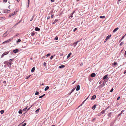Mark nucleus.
Segmentation results:
<instances>
[{
	"mask_svg": "<svg viewBox=\"0 0 126 126\" xmlns=\"http://www.w3.org/2000/svg\"><path fill=\"white\" fill-rule=\"evenodd\" d=\"M5 19V18L4 17H0V20H3Z\"/></svg>",
	"mask_w": 126,
	"mask_h": 126,
	"instance_id": "nucleus-23",
	"label": "nucleus"
},
{
	"mask_svg": "<svg viewBox=\"0 0 126 126\" xmlns=\"http://www.w3.org/2000/svg\"><path fill=\"white\" fill-rule=\"evenodd\" d=\"M7 65L9 67H11V66H10L8 64H7Z\"/></svg>",
	"mask_w": 126,
	"mask_h": 126,
	"instance_id": "nucleus-60",
	"label": "nucleus"
},
{
	"mask_svg": "<svg viewBox=\"0 0 126 126\" xmlns=\"http://www.w3.org/2000/svg\"><path fill=\"white\" fill-rule=\"evenodd\" d=\"M22 110H20L18 111V113L19 114H21L22 113Z\"/></svg>",
	"mask_w": 126,
	"mask_h": 126,
	"instance_id": "nucleus-25",
	"label": "nucleus"
},
{
	"mask_svg": "<svg viewBox=\"0 0 126 126\" xmlns=\"http://www.w3.org/2000/svg\"><path fill=\"white\" fill-rule=\"evenodd\" d=\"M65 67V65H62L60 66L59 67V68H62Z\"/></svg>",
	"mask_w": 126,
	"mask_h": 126,
	"instance_id": "nucleus-10",
	"label": "nucleus"
},
{
	"mask_svg": "<svg viewBox=\"0 0 126 126\" xmlns=\"http://www.w3.org/2000/svg\"><path fill=\"white\" fill-rule=\"evenodd\" d=\"M4 111L3 110H1L0 111V112L1 113V114H2L4 112Z\"/></svg>",
	"mask_w": 126,
	"mask_h": 126,
	"instance_id": "nucleus-28",
	"label": "nucleus"
},
{
	"mask_svg": "<svg viewBox=\"0 0 126 126\" xmlns=\"http://www.w3.org/2000/svg\"><path fill=\"white\" fill-rule=\"evenodd\" d=\"M106 81L105 80H104L103 82V84L104 85L106 83Z\"/></svg>",
	"mask_w": 126,
	"mask_h": 126,
	"instance_id": "nucleus-40",
	"label": "nucleus"
},
{
	"mask_svg": "<svg viewBox=\"0 0 126 126\" xmlns=\"http://www.w3.org/2000/svg\"><path fill=\"white\" fill-rule=\"evenodd\" d=\"M18 51V49H16L13 50V52L15 53H17Z\"/></svg>",
	"mask_w": 126,
	"mask_h": 126,
	"instance_id": "nucleus-4",
	"label": "nucleus"
},
{
	"mask_svg": "<svg viewBox=\"0 0 126 126\" xmlns=\"http://www.w3.org/2000/svg\"><path fill=\"white\" fill-rule=\"evenodd\" d=\"M53 56H51L50 58V59H52V58L53 57Z\"/></svg>",
	"mask_w": 126,
	"mask_h": 126,
	"instance_id": "nucleus-59",
	"label": "nucleus"
},
{
	"mask_svg": "<svg viewBox=\"0 0 126 126\" xmlns=\"http://www.w3.org/2000/svg\"><path fill=\"white\" fill-rule=\"evenodd\" d=\"M117 64V63L116 62H115L113 63V64L115 66Z\"/></svg>",
	"mask_w": 126,
	"mask_h": 126,
	"instance_id": "nucleus-38",
	"label": "nucleus"
},
{
	"mask_svg": "<svg viewBox=\"0 0 126 126\" xmlns=\"http://www.w3.org/2000/svg\"><path fill=\"white\" fill-rule=\"evenodd\" d=\"M119 29V28L118 27L116 28H115L113 31V32H115L118 29Z\"/></svg>",
	"mask_w": 126,
	"mask_h": 126,
	"instance_id": "nucleus-8",
	"label": "nucleus"
},
{
	"mask_svg": "<svg viewBox=\"0 0 126 126\" xmlns=\"http://www.w3.org/2000/svg\"><path fill=\"white\" fill-rule=\"evenodd\" d=\"M14 60V59H10L9 60V61L11 62H12V61Z\"/></svg>",
	"mask_w": 126,
	"mask_h": 126,
	"instance_id": "nucleus-33",
	"label": "nucleus"
},
{
	"mask_svg": "<svg viewBox=\"0 0 126 126\" xmlns=\"http://www.w3.org/2000/svg\"><path fill=\"white\" fill-rule=\"evenodd\" d=\"M35 34V33L33 32H32L31 33V36H34Z\"/></svg>",
	"mask_w": 126,
	"mask_h": 126,
	"instance_id": "nucleus-34",
	"label": "nucleus"
},
{
	"mask_svg": "<svg viewBox=\"0 0 126 126\" xmlns=\"http://www.w3.org/2000/svg\"><path fill=\"white\" fill-rule=\"evenodd\" d=\"M53 17V15H52L51 16V18H52Z\"/></svg>",
	"mask_w": 126,
	"mask_h": 126,
	"instance_id": "nucleus-56",
	"label": "nucleus"
},
{
	"mask_svg": "<svg viewBox=\"0 0 126 126\" xmlns=\"http://www.w3.org/2000/svg\"><path fill=\"white\" fill-rule=\"evenodd\" d=\"M15 14V13H12L9 16V17H11V16L14 15Z\"/></svg>",
	"mask_w": 126,
	"mask_h": 126,
	"instance_id": "nucleus-21",
	"label": "nucleus"
},
{
	"mask_svg": "<svg viewBox=\"0 0 126 126\" xmlns=\"http://www.w3.org/2000/svg\"><path fill=\"white\" fill-rule=\"evenodd\" d=\"M18 24V23H16L15 25L14 26H16Z\"/></svg>",
	"mask_w": 126,
	"mask_h": 126,
	"instance_id": "nucleus-62",
	"label": "nucleus"
},
{
	"mask_svg": "<svg viewBox=\"0 0 126 126\" xmlns=\"http://www.w3.org/2000/svg\"><path fill=\"white\" fill-rule=\"evenodd\" d=\"M126 73V70L124 72V74H125Z\"/></svg>",
	"mask_w": 126,
	"mask_h": 126,
	"instance_id": "nucleus-64",
	"label": "nucleus"
},
{
	"mask_svg": "<svg viewBox=\"0 0 126 126\" xmlns=\"http://www.w3.org/2000/svg\"><path fill=\"white\" fill-rule=\"evenodd\" d=\"M108 76V75H105L103 78V79H106V78H107Z\"/></svg>",
	"mask_w": 126,
	"mask_h": 126,
	"instance_id": "nucleus-9",
	"label": "nucleus"
},
{
	"mask_svg": "<svg viewBox=\"0 0 126 126\" xmlns=\"http://www.w3.org/2000/svg\"><path fill=\"white\" fill-rule=\"evenodd\" d=\"M28 6L29 5V2H30V0H28Z\"/></svg>",
	"mask_w": 126,
	"mask_h": 126,
	"instance_id": "nucleus-57",
	"label": "nucleus"
},
{
	"mask_svg": "<svg viewBox=\"0 0 126 126\" xmlns=\"http://www.w3.org/2000/svg\"><path fill=\"white\" fill-rule=\"evenodd\" d=\"M34 15H33V16H32V18H31V19L30 20V21H32V19H33V18H34Z\"/></svg>",
	"mask_w": 126,
	"mask_h": 126,
	"instance_id": "nucleus-30",
	"label": "nucleus"
},
{
	"mask_svg": "<svg viewBox=\"0 0 126 126\" xmlns=\"http://www.w3.org/2000/svg\"><path fill=\"white\" fill-rule=\"evenodd\" d=\"M9 51L5 52L3 54V55L4 56H5L8 54L9 53Z\"/></svg>",
	"mask_w": 126,
	"mask_h": 126,
	"instance_id": "nucleus-15",
	"label": "nucleus"
},
{
	"mask_svg": "<svg viewBox=\"0 0 126 126\" xmlns=\"http://www.w3.org/2000/svg\"><path fill=\"white\" fill-rule=\"evenodd\" d=\"M21 41V40L20 39H18L16 41L17 43H18L20 42Z\"/></svg>",
	"mask_w": 126,
	"mask_h": 126,
	"instance_id": "nucleus-35",
	"label": "nucleus"
},
{
	"mask_svg": "<svg viewBox=\"0 0 126 126\" xmlns=\"http://www.w3.org/2000/svg\"><path fill=\"white\" fill-rule=\"evenodd\" d=\"M7 41H5L4 42H3V43H8V42H7Z\"/></svg>",
	"mask_w": 126,
	"mask_h": 126,
	"instance_id": "nucleus-55",
	"label": "nucleus"
},
{
	"mask_svg": "<svg viewBox=\"0 0 126 126\" xmlns=\"http://www.w3.org/2000/svg\"><path fill=\"white\" fill-rule=\"evenodd\" d=\"M10 10H6L4 11V13H7L10 12Z\"/></svg>",
	"mask_w": 126,
	"mask_h": 126,
	"instance_id": "nucleus-2",
	"label": "nucleus"
},
{
	"mask_svg": "<svg viewBox=\"0 0 126 126\" xmlns=\"http://www.w3.org/2000/svg\"><path fill=\"white\" fill-rule=\"evenodd\" d=\"M24 122V121L21 123L18 126H20V125H21V124H22Z\"/></svg>",
	"mask_w": 126,
	"mask_h": 126,
	"instance_id": "nucleus-50",
	"label": "nucleus"
},
{
	"mask_svg": "<svg viewBox=\"0 0 126 126\" xmlns=\"http://www.w3.org/2000/svg\"><path fill=\"white\" fill-rule=\"evenodd\" d=\"M35 70V68L34 67H33L32 68V69L31 71V72H32V73Z\"/></svg>",
	"mask_w": 126,
	"mask_h": 126,
	"instance_id": "nucleus-13",
	"label": "nucleus"
},
{
	"mask_svg": "<svg viewBox=\"0 0 126 126\" xmlns=\"http://www.w3.org/2000/svg\"><path fill=\"white\" fill-rule=\"evenodd\" d=\"M105 110H102L101 112V113H102V114H104L105 113Z\"/></svg>",
	"mask_w": 126,
	"mask_h": 126,
	"instance_id": "nucleus-26",
	"label": "nucleus"
},
{
	"mask_svg": "<svg viewBox=\"0 0 126 126\" xmlns=\"http://www.w3.org/2000/svg\"><path fill=\"white\" fill-rule=\"evenodd\" d=\"M120 98V96L118 97L117 98V100H118Z\"/></svg>",
	"mask_w": 126,
	"mask_h": 126,
	"instance_id": "nucleus-53",
	"label": "nucleus"
},
{
	"mask_svg": "<svg viewBox=\"0 0 126 126\" xmlns=\"http://www.w3.org/2000/svg\"><path fill=\"white\" fill-rule=\"evenodd\" d=\"M108 40V39H107L106 38V39H105V40H104V42L105 43Z\"/></svg>",
	"mask_w": 126,
	"mask_h": 126,
	"instance_id": "nucleus-42",
	"label": "nucleus"
},
{
	"mask_svg": "<svg viewBox=\"0 0 126 126\" xmlns=\"http://www.w3.org/2000/svg\"><path fill=\"white\" fill-rule=\"evenodd\" d=\"M45 95V94H44L40 96L39 97V98H42V97H44Z\"/></svg>",
	"mask_w": 126,
	"mask_h": 126,
	"instance_id": "nucleus-29",
	"label": "nucleus"
},
{
	"mask_svg": "<svg viewBox=\"0 0 126 126\" xmlns=\"http://www.w3.org/2000/svg\"><path fill=\"white\" fill-rule=\"evenodd\" d=\"M74 89H72V90H71V92L69 94V95L70 94H71V93H72L74 90Z\"/></svg>",
	"mask_w": 126,
	"mask_h": 126,
	"instance_id": "nucleus-41",
	"label": "nucleus"
},
{
	"mask_svg": "<svg viewBox=\"0 0 126 126\" xmlns=\"http://www.w3.org/2000/svg\"><path fill=\"white\" fill-rule=\"evenodd\" d=\"M27 107H26L24 109H23V111H25L27 110Z\"/></svg>",
	"mask_w": 126,
	"mask_h": 126,
	"instance_id": "nucleus-37",
	"label": "nucleus"
},
{
	"mask_svg": "<svg viewBox=\"0 0 126 126\" xmlns=\"http://www.w3.org/2000/svg\"><path fill=\"white\" fill-rule=\"evenodd\" d=\"M31 76V75H30L28 76L26 78V79H28Z\"/></svg>",
	"mask_w": 126,
	"mask_h": 126,
	"instance_id": "nucleus-47",
	"label": "nucleus"
},
{
	"mask_svg": "<svg viewBox=\"0 0 126 126\" xmlns=\"http://www.w3.org/2000/svg\"><path fill=\"white\" fill-rule=\"evenodd\" d=\"M124 111H125V110H122L121 111V113H120L118 115V116H120V115H121L122 114V113Z\"/></svg>",
	"mask_w": 126,
	"mask_h": 126,
	"instance_id": "nucleus-19",
	"label": "nucleus"
},
{
	"mask_svg": "<svg viewBox=\"0 0 126 126\" xmlns=\"http://www.w3.org/2000/svg\"><path fill=\"white\" fill-rule=\"evenodd\" d=\"M113 88H112V89L110 90V92H113Z\"/></svg>",
	"mask_w": 126,
	"mask_h": 126,
	"instance_id": "nucleus-45",
	"label": "nucleus"
},
{
	"mask_svg": "<svg viewBox=\"0 0 126 126\" xmlns=\"http://www.w3.org/2000/svg\"><path fill=\"white\" fill-rule=\"evenodd\" d=\"M96 105L95 104L92 107V109L93 110H94L95 109Z\"/></svg>",
	"mask_w": 126,
	"mask_h": 126,
	"instance_id": "nucleus-12",
	"label": "nucleus"
},
{
	"mask_svg": "<svg viewBox=\"0 0 126 126\" xmlns=\"http://www.w3.org/2000/svg\"><path fill=\"white\" fill-rule=\"evenodd\" d=\"M8 63H9V62H8V61H5L4 62V64H8Z\"/></svg>",
	"mask_w": 126,
	"mask_h": 126,
	"instance_id": "nucleus-22",
	"label": "nucleus"
},
{
	"mask_svg": "<svg viewBox=\"0 0 126 126\" xmlns=\"http://www.w3.org/2000/svg\"><path fill=\"white\" fill-rule=\"evenodd\" d=\"M35 30L36 31H39L40 30V29L37 27H36L35 28Z\"/></svg>",
	"mask_w": 126,
	"mask_h": 126,
	"instance_id": "nucleus-7",
	"label": "nucleus"
},
{
	"mask_svg": "<svg viewBox=\"0 0 126 126\" xmlns=\"http://www.w3.org/2000/svg\"><path fill=\"white\" fill-rule=\"evenodd\" d=\"M9 34V32L7 31L3 35V37H5L7 35Z\"/></svg>",
	"mask_w": 126,
	"mask_h": 126,
	"instance_id": "nucleus-1",
	"label": "nucleus"
},
{
	"mask_svg": "<svg viewBox=\"0 0 126 126\" xmlns=\"http://www.w3.org/2000/svg\"><path fill=\"white\" fill-rule=\"evenodd\" d=\"M6 82V81H4L3 82V83H5Z\"/></svg>",
	"mask_w": 126,
	"mask_h": 126,
	"instance_id": "nucleus-63",
	"label": "nucleus"
},
{
	"mask_svg": "<svg viewBox=\"0 0 126 126\" xmlns=\"http://www.w3.org/2000/svg\"><path fill=\"white\" fill-rule=\"evenodd\" d=\"M79 42V41H78L76 42H75L74 43H73V45H75L74 46V47H75L76 45L78 44V43Z\"/></svg>",
	"mask_w": 126,
	"mask_h": 126,
	"instance_id": "nucleus-11",
	"label": "nucleus"
},
{
	"mask_svg": "<svg viewBox=\"0 0 126 126\" xmlns=\"http://www.w3.org/2000/svg\"><path fill=\"white\" fill-rule=\"evenodd\" d=\"M4 55H3V54H2V55L1 56V58H2L3 57V56H4Z\"/></svg>",
	"mask_w": 126,
	"mask_h": 126,
	"instance_id": "nucleus-61",
	"label": "nucleus"
},
{
	"mask_svg": "<svg viewBox=\"0 0 126 126\" xmlns=\"http://www.w3.org/2000/svg\"><path fill=\"white\" fill-rule=\"evenodd\" d=\"M111 36V34H110L106 38L108 39H109Z\"/></svg>",
	"mask_w": 126,
	"mask_h": 126,
	"instance_id": "nucleus-16",
	"label": "nucleus"
},
{
	"mask_svg": "<svg viewBox=\"0 0 126 126\" xmlns=\"http://www.w3.org/2000/svg\"><path fill=\"white\" fill-rule=\"evenodd\" d=\"M86 100H85H85L84 101H83V102H82V104L80 105V106H81V105H82V104H83V103H84V102H85Z\"/></svg>",
	"mask_w": 126,
	"mask_h": 126,
	"instance_id": "nucleus-49",
	"label": "nucleus"
},
{
	"mask_svg": "<svg viewBox=\"0 0 126 126\" xmlns=\"http://www.w3.org/2000/svg\"><path fill=\"white\" fill-rule=\"evenodd\" d=\"M95 118H94V119H93L92 120V122H94V121L95 120Z\"/></svg>",
	"mask_w": 126,
	"mask_h": 126,
	"instance_id": "nucleus-51",
	"label": "nucleus"
},
{
	"mask_svg": "<svg viewBox=\"0 0 126 126\" xmlns=\"http://www.w3.org/2000/svg\"><path fill=\"white\" fill-rule=\"evenodd\" d=\"M39 92H38L37 91L35 93V95H37L38 94H39Z\"/></svg>",
	"mask_w": 126,
	"mask_h": 126,
	"instance_id": "nucleus-31",
	"label": "nucleus"
},
{
	"mask_svg": "<svg viewBox=\"0 0 126 126\" xmlns=\"http://www.w3.org/2000/svg\"><path fill=\"white\" fill-rule=\"evenodd\" d=\"M125 35H124V36H123L122 37V38H121L122 39H123L124 38V37H125Z\"/></svg>",
	"mask_w": 126,
	"mask_h": 126,
	"instance_id": "nucleus-54",
	"label": "nucleus"
},
{
	"mask_svg": "<svg viewBox=\"0 0 126 126\" xmlns=\"http://www.w3.org/2000/svg\"><path fill=\"white\" fill-rule=\"evenodd\" d=\"M80 89V86L78 85L76 87V90L77 91H79Z\"/></svg>",
	"mask_w": 126,
	"mask_h": 126,
	"instance_id": "nucleus-5",
	"label": "nucleus"
},
{
	"mask_svg": "<svg viewBox=\"0 0 126 126\" xmlns=\"http://www.w3.org/2000/svg\"><path fill=\"white\" fill-rule=\"evenodd\" d=\"M105 16H100V18H105Z\"/></svg>",
	"mask_w": 126,
	"mask_h": 126,
	"instance_id": "nucleus-27",
	"label": "nucleus"
},
{
	"mask_svg": "<svg viewBox=\"0 0 126 126\" xmlns=\"http://www.w3.org/2000/svg\"><path fill=\"white\" fill-rule=\"evenodd\" d=\"M50 53H48L46 55L47 57H48L50 55Z\"/></svg>",
	"mask_w": 126,
	"mask_h": 126,
	"instance_id": "nucleus-48",
	"label": "nucleus"
},
{
	"mask_svg": "<svg viewBox=\"0 0 126 126\" xmlns=\"http://www.w3.org/2000/svg\"><path fill=\"white\" fill-rule=\"evenodd\" d=\"M12 39H13V38H11L10 39H8V40H7V42H10V41H11V40H12Z\"/></svg>",
	"mask_w": 126,
	"mask_h": 126,
	"instance_id": "nucleus-20",
	"label": "nucleus"
},
{
	"mask_svg": "<svg viewBox=\"0 0 126 126\" xmlns=\"http://www.w3.org/2000/svg\"><path fill=\"white\" fill-rule=\"evenodd\" d=\"M58 21V20L57 19H55L54 21L53 22L52 24H55L56 22H57Z\"/></svg>",
	"mask_w": 126,
	"mask_h": 126,
	"instance_id": "nucleus-18",
	"label": "nucleus"
},
{
	"mask_svg": "<svg viewBox=\"0 0 126 126\" xmlns=\"http://www.w3.org/2000/svg\"><path fill=\"white\" fill-rule=\"evenodd\" d=\"M12 64L11 63V62H9L8 63V64H9L10 65H11V64Z\"/></svg>",
	"mask_w": 126,
	"mask_h": 126,
	"instance_id": "nucleus-52",
	"label": "nucleus"
},
{
	"mask_svg": "<svg viewBox=\"0 0 126 126\" xmlns=\"http://www.w3.org/2000/svg\"><path fill=\"white\" fill-rule=\"evenodd\" d=\"M40 110V108H38V109L35 111V112H36V113H37L38 112L39 110Z\"/></svg>",
	"mask_w": 126,
	"mask_h": 126,
	"instance_id": "nucleus-24",
	"label": "nucleus"
},
{
	"mask_svg": "<svg viewBox=\"0 0 126 126\" xmlns=\"http://www.w3.org/2000/svg\"><path fill=\"white\" fill-rule=\"evenodd\" d=\"M8 0H4L3 1V2L5 3Z\"/></svg>",
	"mask_w": 126,
	"mask_h": 126,
	"instance_id": "nucleus-46",
	"label": "nucleus"
},
{
	"mask_svg": "<svg viewBox=\"0 0 126 126\" xmlns=\"http://www.w3.org/2000/svg\"><path fill=\"white\" fill-rule=\"evenodd\" d=\"M43 65L44 66H46V63L45 62H44L43 63Z\"/></svg>",
	"mask_w": 126,
	"mask_h": 126,
	"instance_id": "nucleus-44",
	"label": "nucleus"
},
{
	"mask_svg": "<svg viewBox=\"0 0 126 126\" xmlns=\"http://www.w3.org/2000/svg\"><path fill=\"white\" fill-rule=\"evenodd\" d=\"M72 54V53L71 52L69 53L67 57V59H68V58L70 57V55Z\"/></svg>",
	"mask_w": 126,
	"mask_h": 126,
	"instance_id": "nucleus-17",
	"label": "nucleus"
},
{
	"mask_svg": "<svg viewBox=\"0 0 126 126\" xmlns=\"http://www.w3.org/2000/svg\"><path fill=\"white\" fill-rule=\"evenodd\" d=\"M77 30V28H75L73 30V32H75Z\"/></svg>",
	"mask_w": 126,
	"mask_h": 126,
	"instance_id": "nucleus-43",
	"label": "nucleus"
},
{
	"mask_svg": "<svg viewBox=\"0 0 126 126\" xmlns=\"http://www.w3.org/2000/svg\"><path fill=\"white\" fill-rule=\"evenodd\" d=\"M26 124V123H25L23 124H22L21 125V126H25Z\"/></svg>",
	"mask_w": 126,
	"mask_h": 126,
	"instance_id": "nucleus-39",
	"label": "nucleus"
},
{
	"mask_svg": "<svg viewBox=\"0 0 126 126\" xmlns=\"http://www.w3.org/2000/svg\"><path fill=\"white\" fill-rule=\"evenodd\" d=\"M58 37L57 36H56L54 38V40H58Z\"/></svg>",
	"mask_w": 126,
	"mask_h": 126,
	"instance_id": "nucleus-36",
	"label": "nucleus"
},
{
	"mask_svg": "<svg viewBox=\"0 0 126 126\" xmlns=\"http://www.w3.org/2000/svg\"><path fill=\"white\" fill-rule=\"evenodd\" d=\"M95 76V74L94 73H92L91 75V77H94Z\"/></svg>",
	"mask_w": 126,
	"mask_h": 126,
	"instance_id": "nucleus-3",
	"label": "nucleus"
},
{
	"mask_svg": "<svg viewBox=\"0 0 126 126\" xmlns=\"http://www.w3.org/2000/svg\"><path fill=\"white\" fill-rule=\"evenodd\" d=\"M49 88V87L48 86H46V87L45 88V91H47L48 89Z\"/></svg>",
	"mask_w": 126,
	"mask_h": 126,
	"instance_id": "nucleus-14",
	"label": "nucleus"
},
{
	"mask_svg": "<svg viewBox=\"0 0 126 126\" xmlns=\"http://www.w3.org/2000/svg\"><path fill=\"white\" fill-rule=\"evenodd\" d=\"M96 98V96L95 95L93 96L92 98H91V100L94 99Z\"/></svg>",
	"mask_w": 126,
	"mask_h": 126,
	"instance_id": "nucleus-6",
	"label": "nucleus"
},
{
	"mask_svg": "<svg viewBox=\"0 0 126 126\" xmlns=\"http://www.w3.org/2000/svg\"><path fill=\"white\" fill-rule=\"evenodd\" d=\"M124 42H121L120 44L119 45L120 46H121L124 44Z\"/></svg>",
	"mask_w": 126,
	"mask_h": 126,
	"instance_id": "nucleus-32",
	"label": "nucleus"
},
{
	"mask_svg": "<svg viewBox=\"0 0 126 126\" xmlns=\"http://www.w3.org/2000/svg\"><path fill=\"white\" fill-rule=\"evenodd\" d=\"M50 18V16H48L47 17V19H48Z\"/></svg>",
	"mask_w": 126,
	"mask_h": 126,
	"instance_id": "nucleus-58",
	"label": "nucleus"
}]
</instances>
